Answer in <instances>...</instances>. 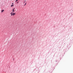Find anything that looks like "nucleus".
Listing matches in <instances>:
<instances>
[{"label": "nucleus", "instance_id": "obj_3", "mask_svg": "<svg viewBox=\"0 0 73 73\" xmlns=\"http://www.w3.org/2000/svg\"><path fill=\"white\" fill-rule=\"evenodd\" d=\"M4 11V10H2L1 11V13H3V12Z\"/></svg>", "mask_w": 73, "mask_h": 73}, {"label": "nucleus", "instance_id": "obj_8", "mask_svg": "<svg viewBox=\"0 0 73 73\" xmlns=\"http://www.w3.org/2000/svg\"><path fill=\"white\" fill-rule=\"evenodd\" d=\"M12 4H13V3H12Z\"/></svg>", "mask_w": 73, "mask_h": 73}, {"label": "nucleus", "instance_id": "obj_5", "mask_svg": "<svg viewBox=\"0 0 73 73\" xmlns=\"http://www.w3.org/2000/svg\"><path fill=\"white\" fill-rule=\"evenodd\" d=\"M26 4H27V3H26L25 4V5H24V6H25V5H26Z\"/></svg>", "mask_w": 73, "mask_h": 73}, {"label": "nucleus", "instance_id": "obj_2", "mask_svg": "<svg viewBox=\"0 0 73 73\" xmlns=\"http://www.w3.org/2000/svg\"><path fill=\"white\" fill-rule=\"evenodd\" d=\"M15 8H14L13 9V12H15Z\"/></svg>", "mask_w": 73, "mask_h": 73}, {"label": "nucleus", "instance_id": "obj_1", "mask_svg": "<svg viewBox=\"0 0 73 73\" xmlns=\"http://www.w3.org/2000/svg\"><path fill=\"white\" fill-rule=\"evenodd\" d=\"M11 16H14V15H16V13L12 12L11 13Z\"/></svg>", "mask_w": 73, "mask_h": 73}, {"label": "nucleus", "instance_id": "obj_6", "mask_svg": "<svg viewBox=\"0 0 73 73\" xmlns=\"http://www.w3.org/2000/svg\"><path fill=\"white\" fill-rule=\"evenodd\" d=\"M17 1H18V0H16V2H17Z\"/></svg>", "mask_w": 73, "mask_h": 73}, {"label": "nucleus", "instance_id": "obj_7", "mask_svg": "<svg viewBox=\"0 0 73 73\" xmlns=\"http://www.w3.org/2000/svg\"><path fill=\"white\" fill-rule=\"evenodd\" d=\"M25 1H26L25 0V1L24 2V3L25 2Z\"/></svg>", "mask_w": 73, "mask_h": 73}, {"label": "nucleus", "instance_id": "obj_4", "mask_svg": "<svg viewBox=\"0 0 73 73\" xmlns=\"http://www.w3.org/2000/svg\"><path fill=\"white\" fill-rule=\"evenodd\" d=\"M13 5H11V7H13Z\"/></svg>", "mask_w": 73, "mask_h": 73}]
</instances>
